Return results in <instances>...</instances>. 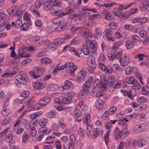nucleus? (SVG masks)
<instances>
[{"mask_svg":"<svg viewBox=\"0 0 149 149\" xmlns=\"http://www.w3.org/2000/svg\"><path fill=\"white\" fill-rule=\"evenodd\" d=\"M121 44L122 42L120 41L114 43L112 47L113 52L109 51L107 54V56L110 60L113 61L120 57L122 51L119 47Z\"/></svg>","mask_w":149,"mask_h":149,"instance_id":"f257e3e1","label":"nucleus"},{"mask_svg":"<svg viewBox=\"0 0 149 149\" xmlns=\"http://www.w3.org/2000/svg\"><path fill=\"white\" fill-rule=\"evenodd\" d=\"M90 119V115L89 114H87L85 119L83 120V123L87 126L86 133L87 135L90 138L95 139L99 135L100 131L98 128L93 129L89 125Z\"/></svg>","mask_w":149,"mask_h":149,"instance_id":"f03ea898","label":"nucleus"},{"mask_svg":"<svg viewBox=\"0 0 149 149\" xmlns=\"http://www.w3.org/2000/svg\"><path fill=\"white\" fill-rule=\"evenodd\" d=\"M107 86V81L106 77L104 75L101 76V79H96L92 85L93 91L98 90L102 89L103 90L106 89Z\"/></svg>","mask_w":149,"mask_h":149,"instance_id":"7ed1b4c3","label":"nucleus"},{"mask_svg":"<svg viewBox=\"0 0 149 149\" xmlns=\"http://www.w3.org/2000/svg\"><path fill=\"white\" fill-rule=\"evenodd\" d=\"M45 70L42 67H35L32 71L29 72V74L33 78L36 79L39 77L40 76V75Z\"/></svg>","mask_w":149,"mask_h":149,"instance_id":"20e7f679","label":"nucleus"},{"mask_svg":"<svg viewBox=\"0 0 149 149\" xmlns=\"http://www.w3.org/2000/svg\"><path fill=\"white\" fill-rule=\"evenodd\" d=\"M126 82L129 84H133L132 86L135 87L134 89H139L141 88V85L134 77L132 76L127 77L125 79Z\"/></svg>","mask_w":149,"mask_h":149,"instance_id":"39448f33","label":"nucleus"},{"mask_svg":"<svg viewBox=\"0 0 149 149\" xmlns=\"http://www.w3.org/2000/svg\"><path fill=\"white\" fill-rule=\"evenodd\" d=\"M86 44L87 47L92 49L93 52H94L97 49V44L95 40H87L86 41Z\"/></svg>","mask_w":149,"mask_h":149,"instance_id":"423d86ee","label":"nucleus"},{"mask_svg":"<svg viewBox=\"0 0 149 149\" xmlns=\"http://www.w3.org/2000/svg\"><path fill=\"white\" fill-rule=\"evenodd\" d=\"M50 13L54 16H57L58 17H61V15H64V13L61 10L56 8V6H53L50 9Z\"/></svg>","mask_w":149,"mask_h":149,"instance_id":"0eeeda50","label":"nucleus"},{"mask_svg":"<svg viewBox=\"0 0 149 149\" xmlns=\"http://www.w3.org/2000/svg\"><path fill=\"white\" fill-rule=\"evenodd\" d=\"M27 76L26 73H23L22 74L17 75L15 77L16 80L19 83L26 85L27 83L26 79Z\"/></svg>","mask_w":149,"mask_h":149,"instance_id":"6e6552de","label":"nucleus"},{"mask_svg":"<svg viewBox=\"0 0 149 149\" xmlns=\"http://www.w3.org/2000/svg\"><path fill=\"white\" fill-rule=\"evenodd\" d=\"M87 63L88 65L91 68H95L96 66V64L95 63V57L92 55H89L87 59Z\"/></svg>","mask_w":149,"mask_h":149,"instance_id":"1a4fd4ad","label":"nucleus"},{"mask_svg":"<svg viewBox=\"0 0 149 149\" xmlns=\"http://www.w3.org/2000/svg\"><path fill=\"white\" fill-rule=\"evenodd\" d=\"M133 89H131L129 91H125L124 92V95H127L128 97L131 100L133 99V97L136 94V92L134 88L135 87L133 86Z\"/></svg>","mask_w":149,"mask_h":149,"instance_id":"9d476101","label":"nucleus"},{"mask_svg":"<svg viewBox=\"0 0 149 149\" xmlns=\"http://www.w3.org/2000/svg\"><path fill=\"white\" fill-rule=\"evenodd\" d=\"M117 59H119L120 65L122 66H125L127 65L130 62L128 58L126 56H124V58H120V57L119 58Z\"/></svg>","mask_w":149,"mask_h":149,"instance_id":"9b49d317","label":"nucleus"},{"mask_svg":"<svg viewBox=\"0 0 149 149\" xmlns=\"http://www.w3.org/2000/svg\"><path fill=\"white\" fill-rule=\"evenodd\" d=\"M34 87L35 89H41L44 88V85L41 80H38L34 83Z\"/></svg>","mask_w":149,"mask_h":149,"instance_id":"f8f14e48","label":"nucleus"},{"mask_svg":"<svg viewBox=\"0 0 149 149\" xmlns=\"http://www.w3.org/2000/svg\"><path fill=\"white\" fill-rule=\"evenodd\" d=\"M18 10V8L14 6H12L9 8L7 12L10 16H14L16 14V12Z\"/></svg>","mask_w":149,"mask_h":149,"instance_id":"ddd939ff","label":"nucleus"},{"mask_svg":"<svg viewBox=\"0 0 149 149\" xmlns=\"http://www.w3.org/2000/svg\"><path fill=\"white\" fill-rule=\"evenodd\" d=\"M124 133L120 131L118 127H116L113 131V135L116 139L120 138Z\"/></svg>","mask_w":149,"mask_h":149,"instance_id":"4468645a","label":"nucleus"},{"mask_svg":"<svg viewBox=\"0 0 149 149\" xmlns=\"http://www.w3.org/2000/svg\"><path fill=\"white\" fill-rule=\"evenodd\" d=\"M88 93V90H85L83 89L79 93L77 97L79 100L82 99L85 97Z\"/></svg>","mask_w":149,"mask_h":149,"instance_id":"2eb2a0df","label":"nucleus"},{"mask_svg":"<svg viewBox=\"0 0 149 149\" xmlns=\"http://www.w3.org/2000/svg\"><path fill=\"white\" fill-rule=\"evenodd\" d=\"M50 98L48 97H43L39 100V103L41 106H44L46 105L50 101Z\"/></svg>","mask_w":149,"mask_h":149,"instance_id":"dca6fc26","label":"nucleus"},{"mask_svg":"<svg viewBox=\"0 0 149 149\" xmlns=\"http://www.w3.org/2000/svg\"><path fill=\"white\" fill-rule=\"evenodd\" d=\"M93 81L92 78H89L88 80L86 81L82 86L83 89L85 90H88V89L91 86V83Z\"/></svg>","mask_w":149,"mask_h":149,"instance_id":"f3484780","label":"nucleus"},{"mask_svg":"<svg viewBox=\"0 0 149 149\" xmlns=\"http://www.w3.org/2000/svg\"><path fill=\"white\" fill-rule=\"evenodd\" d=\"M70 51L72 54L79 57H80L79 55L82 53V51L81 49H79L76 51L75 49L73 47L70 48Z\"/></svg>","mask_w":149,"mask_h":149,"instance_id":"a211bd4d","label":"nucleus"},{"mask_svg":"<svg viewBox=\"0 0 149 149\" xmlns=\"http://www.w3.org/2000/svg\"><path fill=\"white\" fill-rule=\"evenodd\" d=\"M64 86H61L62 88L66 90H69L73 86V84L71 81L69 80H66L64 82Z\"/></svg>","mask_w":149,"mask_h":149,"instance_id":"6ab92c4d","label":"nucleus"},{"mask_svg":"<svg viewBox=\"0 0 149 149\" xmlns=\"http://www.w3.org/2000/svg\"><path fill=\"white\" fill-rule=\"evenodd\" d=\"M97 90L93 91L92 92V95L93 96H96L97 97H99L102 96L104 94L103 90L102 89H99V91Z\"/></svg>","mask_w":149,"mask_h":149,"instance_id":"aec40b11","label":"nucleus"},{"mask_svg":"<svg viewBox=\"0 0 149 149\" xmlns=\"http://www.w3.org/2000/svg\"><path fill=\"white\" fill-rule=\"evenodd\" d=\"M107 86L111 87L113 85L115 81V79L113 76L108 77L107 78Z\"/></svg>","mask_w":149,"mask_h":149,"instance_id":"412c9836","label":"nucleus"},{"mask_svg":"<svg viewBox=\"0 0 149 149\" xmlns=\"http://www.w3.org/2000/svg\"><path fill=\"white\" fill-rule=\"evenodd\" d=\"M30 135V131L29 130H26L23 134L22 140L24 143H25L29 139Z\"/></svg>","mask_w":149,"mask_h":149,"instance_id":"4be33fe9","label":"nucleus"},{"mask_svg":"<svg viewBox=\"0 0 149 149\" xmlns=\"http://www.w3.org/2000/svg\"><path fill=\"white\" fill-rule=\"evenodd\" d=\"M93 36V34L92 33L88 30H85L84 31L83 34V36L84 38H91Z\"/></svg>","mask_w":149,"mask_h":149,"instance_id":"5701e85b","label":"nucleus"},{"mask_svg":"<svg viewBox=\"0 0 149 149\" xmlns=\"http://www.w3.org/2000/svg\"><path fill=\"white\" fill-rule=\"evenodd\" d=\"M147 140L144 138L139 139L138 141V145L139 148H142L147 144Z\"/></svg>","mask_w":149,"mask_h":149,"instance_id":"b1692460","label":"nucleus"},{"mask_svg":"<svg viewBox=\"0 0 149 149\" xmlns=\"http://www.w3.org/2000/svg\"><path fill=\"white\" fill-rule=\"evenodd\" d=\"M53 6V4L49 1H46L45 3L43 8L45 11L49 10L52 8V7Z\"/></svg>","mask_w":149,"mask_h":149,"instance_id":"393cba45","label":"nucleus"},{"mask_svg":"<svg viewBox=\"0 0 149 149\" xmlns=\"http://www.w3.org/2000/svg\"><path fill=\"white\" fill-rule=\"evenodd\" d=\"M134 44L132 41L126 40L125 42V46L127 49H130L134 47Z\"/></svg>","mask_w":149,"mask_h":149,"instance_id":"a878e982","label":"nucleus"},{"mask_svg":"<svg viewBox=\"0 0 149 149\" xmlns=\"http://www.w3.org/2000/svg\"><path fill=\"white\" fill-rule=\"evenodd\" d=\"M65 42V39L61 38H57L54 39L53 41L54 43L56 46H59Z\"/></svg>","mask_w":149,"mask_h":149,"instance_id":"bb28decb","label":"nucleus"},{"mask_svg":"<svg viewBox=\"0 0 149 149\" xmlns=\"http://www.w3.org/2000/svg\"><path fill=\"white\" fill-rule=\"evenodd\" d=\"M103 104L102 101L101 99H98L96 102V107L98 109L101 110L103 107Z\"/></svg>","mask_w":149,"mask_h":149,"instance_id":"cd10ccee","label":"nucleus"},{"mask_svg":"<svg viewBox=\"0 0 149 149\" xmlns=\"http://www.w3.org/2000/svg\"><path fill=\"white\" fill-rule=\"evenodd\" d=\"M52 22L55 24H59L63 26L65 25L64 22L63 20H59L58 18H55L52 20Z\"/></svg>","mask_w":149,"mask_h":149,"instance_id":"c85d7f7f","label":"nucleus"},{"mask_svg":"<svg viewBox=\"0 0 149 149\" xmlns=\"http://www.w3.org/2000/svg\"><path fill=\"white\" fill-rule=\"evenodd\" d=\"M18 55L20 56V57L22 58L29 57L30 56V54H27L26 51L22 49L19 51V54Z\"/></svg>","mask_w":149,"mask_h":149,"instance_id":"c756f323","label":"nucleus"},{"mask_svg":"<svg viewBox=\"0 0 149 149\" xmlns=\"http://www.w3.org/2000/svg\"><path fill=\"white\" fill-rule=\"evenodd\" d=\"M38 122V120L37 119H35V121L34 120L31 121L30 123L29 126L26 127V128L27 129H35V127L37 125Z\"/></svg>","mask_w":149,"mask_h":149,"instance_id":"7c9ffc66","label":"nucleus"},{"mask_svg":"<svg viewBox=\"0 0 149 149\" xmlns=\"http://www.w3.org/2000/svg\"><path fill=\"white\" fill-rule=\"evenodd\" d=\"M66 69H69L70 68H72V69L76 70L77 66L76 65H74V63L72 62H68L65 63Z\"/></svg>","mask_w":149,"mask_h":149,"instance_id":"2f4dec72","label":"nucleus"},{"mask_svg":"<svg viewBox=\"0 0 149 149\" xmlns=\"http://www.w3.org/2000/svg\"><path fill=\"white\" fill-rule=\"evenodd\" d=\"M122 13V11L118 8H114L113 10L112 13L117 17H120Z\"/></svg>","mask_w":149,"mask_h":149,"instance_id":"473e14b6","label":"nucleus"},{"mask_svg":"<svg viewBox=\"0 0 149 149\" xmlns=\"http://www.w3.org/2000/svg\"><path fill=\"white\" fill-rule=\"evenodd\" d=\"M40 61L41 63L45 64H50L52 62V61L51 59L47 58H41Z\"/></svg>","mask_w":149,"mask_h":149,"instance_id":"72a5a7b5","label":"nucleus"},{"mask_svg":"<svg viewBox=\"0 0 149 149\" xmlns=\"http://www.w3.org/2000/svg\"><path fill=\"white\" fill-rule=\"evenodd\" d=\"M102 35V31L100 29H96L95 30L94 36L97 39L100 37Z\"/></svg>","mask_w":149,"mask_h":149,"instance_id":"f704fd0d","label":"nucleus"},{"mask_svg":"<svg viewBox=\"0 0 149 149\" xmlns=\"http://www.w3.org/2000/svg\"><path fill=\"white\" fill-rule=\"evenodd\" d=\"M78 105L83 111H85L88 109V106L83 103V101H80L79 102Z\"/></svg>","mask_w":149,"mask_h":149,"instance_id":"c9c22d12","label":"nucleus"},{"mask_svg":"<svg viewBox=\"0 0 149 149\" xmlns=\"http://www.w3.org/2000/svg\"><path fill=\"white\" fill-rule=\"evenodd\" d=\"M47 128L45 127H41L39 130V132L43 134H47L50 133V131L47 130Z\"/></svg>","mask_w":149,"mask_h":149,"instance_id":"e433bc0d","label":"nucleus"},{"mask_svg":"<svg viewBox=\"0 0 149 149\" xmlns=\"http://www.w3.org/2000/svg\"><path fill=\"white\" fill-rule=\"evenodd\" d=\"M42 113V112L41 111H38L34 113L31 115L30 118L32 120H33L41 115Z\"/></svg>","mask_w":149,"mask_h":149,"instance_id":"4c0bfd02","label":"nucleus"},{"mask_svg":"<svg viewBox=\"0 0 149 149\" xmlns=\"http://www.w3.org/2000/svg\"><path fill=\"white\" fill-rule=\"evenodd\" d=\"M36 9L34 6H32L30 10L33 15L36 17H39L40 16V14L39 12L36 10Z\"/></svg>","mask_w":149,"mask_h":149,"instance_id":"58836bf2","label":"nucleus"},{"mask_svg":"<svg viewBox=\"0 0 149 149\" xmlns=\"http://www.w3.org/2000/svg\"><path fill=\"white\" fill-rule=\"evenodd\" d=\"M86 75V72L85 70H81L78 73L77 77L84 79Z\"/></svg>","mask_w":149,"mask_h":149,"instance_id":"ea45409f","label":"nucleus"},{"mask_svg":"<svg viewBox=\"0 0 149 149\" xmlns=\"http://www.w3.org/2000/svg\"><path fill=\"white\" fill-rule=\"evenodd\" d=\"M74 114L75 117L79 118L82 115L81 112L78 109H76L74 111Z\"/></svg>","mask_w":149,"mask_h":149,"instance_id":"a19ab883","label":"nucleus"},{"mask_svg":"<svg viewBox=\"0 0 149 149\" xmlns=\"http://www.w3.org/2000/svg\"><path fill=\"white\" fill-rule=\"evenodd\" d=\"M23 18L25 19L28 23L29 24H31V22L30 19V15L27 14L26 12H25L24 14Z\"/></svg>","mask_w":149,"mask_h":149,"instance_id":"79ce46f5","label":"nucleus"},{"mask_svg":"<svg viewBox=\"0 0 149 149\" xmlns=\"http://www.w3.org/2000/svg\"><path fill=\"white\" fill-rule=\"evenodd\" d=\"M43 2V0H37L35 3V8H36V9L40 8V6L41 5Z\"/></svg>","mask_w":149,"mask_h":149,"instance_id":"37998d69","label":"nucleus"},{"mask_svg":"<svg viewBox=\"0 0 149 149\" xmlns=\"http://www.w3.org/2000/svg\"><path fill=\"white\" fill-rule=\"evenodd\" d=\"M148 57L146 54H139L135 56L136 58H139V60H142L144 58H146Z\"/></svg>","mask_w":149,"mask_h":149,"instance_id":"c03bdc74","label":"nucleus"},{"mask_svg":"<svg viewBox=\"0 0 149 149\" xmlns=\"http://www.w3.org/2000/svg\"><path fill=\"white\" fill-rule=\"evenodd\" d=\"M29 94V92L27 91H23L21 95L23 97L26 98L24 99V100H26V101L25 102V103L27 101H29V100H27V97Z\"/></svg>","mask_w":149,"mask_h":149,"instance_id":"a18cd8bd","label":"nucleus"},{"mask_svg":"<svg viewBox=\"0 0 149 149\" xmlns=\"http://www.w3.org/2000/svg\"><path fill=\"white\" fill-rule=\"evenodd\" d=\"M133 69L130 66L127 67L125 70V73L126 75L130 74L133 72Z\"/></svg>","mask_w":149,"mask_h":149,"instance_id":"49530a36","label":"nucleus"},{"mask_svg":"<svg viewBox=\"0 0 149 149\" xmlns=\"http://www.w3.org/2000/svg\"><path fill=\"white\" fill-rule=\"evenodd\" d=\"M83 51L84 54L85 55H88L90 54V51L88 47L87 46H83Z\"/></svg>","mask_w":149,"mask_h":149,"instance_id":"de8ad7c7","label":"nucleus"},{"mask_svg":"<svg viewBox=\"0 0 149 149\" xmlns=\"http://www.w3.org/2000/svg\"><path fill=\"white\" fill-rule=\"evenodd\" d=\"M123 125V133L124 134H126L127 135L129 134L130 132V131L127 130V125L126 123H125Z\"/></svg>","mask_w":149,"mask_h":149,"instance_id":"09e8293b","label":"nucleus"},{"mask_svg":"<svg viewBox=\"0 0 149 149\" xmlns=\"http://www.w3.org/2000/svg\"><path fill=\"white\" fill-rule=\"evenodd\" d=\"M55 115V112L54 111H50L46 114V116L48 118H53Z\"/></svg>","mask_w":149,"mask_h":149,"instance_id":"8fccbe9b","label":"nucleus"},{"mask_svg":"<svg viewBox=\"0 0 149 149\" xmlns=\"http://www.w3.org/2000/svg\"><path fill=\"white\" fill-rule=\"evenodd\" d=\"M47 123V120L45 118H43L40 120L39 123V124L40 127H45Z\"/></svg>","mask_w":149,"mask_h":149,"instance_id":"3c124183","label":"nucleus"},{"mask_svg":"<svg viewBox=\"0 0 149 149\" xmlns=\"http://www.w3.org/2000/svg\"><path fill=\"white\" fill-rule=\"evenodd\" d=\"M106 59L103 53H101L98 58V63L99 62L102 63V62H104Z\"/></svg>","mask_w":149,"mask_h":149,"instance_id":"603ef678","label":"nucleus"},{"mask_svg":"<svg viewBox=\"0 0 149 149\" xmlns=\"http://www.w3.org/2000/svg\"><path fill=\"white\" fill-rule=\"evenodd\" d=\"M72 100L71 98L68 96L65 97H64L62 99V101L63 103L64 104H67L71 101Z\"/></svg>","mask_w":149,"mask_h":149,"instance_id":"864d4df0","label":"nucleus"},{"mask_svg":"<svg viewBox=\"0 0 149 149\" xmlns=\"http://www.w3.org/2000/svg\"><path fill=\"white\" fill-rule=\"evenodd\" d=\"M110 115L108 111H105L102 115L101 118L103 120H106L109 118V115Z\"/></svg>","mask_w":149,"mask_h":149,"instance_id":"5fc2aeb1","label":"nucleus"},{"mask_svg":"<svg viewBox=\"0 0 149 149\" xmlns=\"http://www.w3.org/2000/svg\"><path fill=\"white\" fill-rule=\"evenodd\" d=\"M117 109V108L116 106H114L110 108L108 111L110 114L111 115L115 113V111Z\"/></svg>","mask_w":149,"mask_h":149,"instance_id":"6e6d98bb","label":"nucleus"},{"mask_svg":"<svg viewBox=\"0 0 149 149\" xmlns=\"http://www.w3.org/2000/svg\"><path fill=\"white\" fill-rule=\"evenodd\" d=\"M110 132V130H109L104 134V139L105 141L106 145L108 144V142L109 141V136Z\"/></svg>","mask_w":149,"mask_h":149,"instance_id":"4d7b16f0","label":"nucleus"},{"mask_svg":"<svg viewBox=\"0 0 149 149\" xmlns=\"http://www.w3.org/2000/svg\"><path fill=\"white\" fill-rule=\"evenodd\" d=\"M48 47L50 50L54 51L56 50L57 48V46L53 43H50L48 46Z\"/></svg>","mask_w":149,"mask_h":149,"instance_id":"13d9d810","label":"nucleus"},{"mask_svg":"<svg viewBox=\"0 0 149 149\" xmlns=\"http://www.w3.org/2000/svg\"><path fill=\"white\" fill-rule=\"evenodd\" d=\"M140 37L134 35L131 37V40L133 42H137L139 41Z\"/></svg>","mask_w":149,"mask_h":149,"instance_id":"bf43d9fd","label":"nucleus"},{"mask_svg":"<svg viewBox=\"0 0 149 149\" xmlns=\"http://www.w3.org/2000/svg\"><path fill=\"white\" fill-rule=\"evenodd\" d=\"M49 90L51 91H55L58 88L57 85L53 84H50L48 85Z\"/></svg>","mask_w":149,"mask_h":149,"instance_id":"052dcab7","label":"nucleus"},{"mask_svg":"<svg viewBox=\"0 0 149 149\" xmlns=\"http://www.w3.org/2000/svg\"><path fill=\"white\" fill-rule=\"evenodd\" d=\"M141 131H142L139 125L135 126L134 129V132L136 133H139Z\"/></svg>","mask_w":149,"mask_h":149,"instance_id":"680f3d73","label":"nucleus"},{"mask_svg":"<svg viewBox=\"0 0 149 149\" xmlns=\"http://www.w3.org/2000/svg\"><path fill=\"white\" fill-rule=\"evenodd\" d=\"M11 120V118L10 117H7L3 120L1 125H6L10 122Z\"/></svg>","mask_w":149,"mask_h":149,"instance_id":"e2e57ef3","label":"nucleus"},{"mask_svg":"<svg viewBox=\"0 0 149 149\" xmlns=\"http://www.w3.org/2000/svg\"><path fill=\"white\" fill-rule=\"evenodd\" d=\"M28 26L26 23H24L20 27V30L21 31H26L28 29Z\"/></svg>","mask_w":149,"mask_h":149,"instance_id":"0e129e2a","label":"nucleus"},{"mask_svg":"<svg viewBox=\"0 0 149 149\" xmlns=\"http://www.w3.org/2000/svg\"><path fill=\"white\" fill-rule=\"evenodd\" d=\"M140 23L144 24L149 22V18L147 17L140 18Z\"/></svg>","mask_w":149,"mask_h":149,"instance_id":"69168bd1","label":"nucleus"},{"mask_svg":"<svg viewBox=\"0 0 149 149\" xmlns=\"http://www.w3.org/2000/svg\"><path fill=\"white\" fill-rule=\"evenodd\" d=\"M10 112V110L8 109H3L1 111V113L4 116H7Z\"/></svg>","mask_w":149,"mask_h":149,"instance_id":"338daca9","label":"nucleus"},{"mask_svg":"<svg viewBox=\"0 0 149 149\" xmlns=\"http://www.w3.org/2000/svg\"><path fill=\"white\" fill-rule=\"evenodd\" d=\"M105 32L106 37H108L109 36H111L113 34L112 31L110 29H107L106 30Z\"/></svg>","mask_w":149,"mask_h":149,"instance_id":"774afa93","label":"nucleus"}]
</instances>
